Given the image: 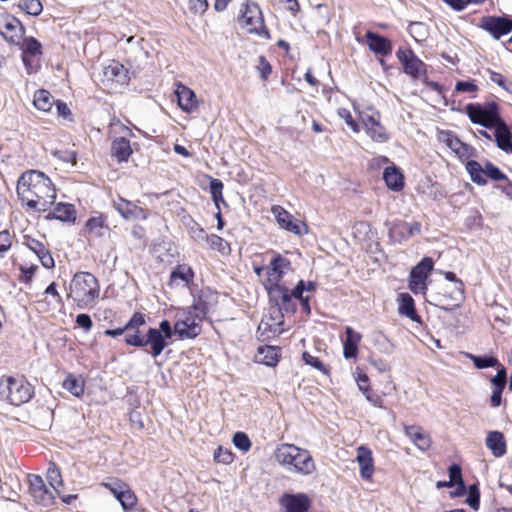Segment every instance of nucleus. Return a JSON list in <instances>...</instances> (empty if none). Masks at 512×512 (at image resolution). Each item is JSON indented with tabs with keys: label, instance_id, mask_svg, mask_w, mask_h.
Masks as SVG:
<instances>
[{
	"label": "nucleus",
	"instance_id": "nucleus-60",
	"mask_svg": "<svg viewBox=\"0 0 512 512\" xmlns=\"http://www.w3.org/2000/svg\"><path fill=\"white\" fill-rule=\"evenodd\" d=\"M305 291V282L303 280H300L296 287L290 292L289 294L292 298L299 299L300 301L303 300L305 297H303V292ZM291 302L294 304V302L291 300Z\"/></svg>",
	"mask_w": 512,
	"mask_h": 512
},
{
	"label": "nucleus",
	"instance_id": "nucleus-57",
	"mask_svg": "<svg viewBox=\"0 0 512 512\" xmlns=\"http://www.w3.org/2000/svg\"><path fill=\"white\" fill-rule=\"evenodd\" d=\"M41 252L42 253L37 254V257H38L39 261L41 262V264L45 268H48V269L54 267V259L51 256V254L49 253V251L45 248Z\"/></svg>",
	"mask_w": 512,
	"mask_h": 512
},
{
	"label": "nucleus",
	"instance_id": "nucleus-15",
	"mask_svg": "<svg viewBox=\"0 0 512 512\" xmlns=\"http://www.w3.org/2000/svg\"><path fill=\"white\" fill-rule=\"evenodd\" d=\"M433 269V261L429 257L423 258L410 272L409 289L414 294H425L427 290L426 279Z\"/></svg>",
	"mask_w": 512,
	"mask_h": 512
},
{
	"label": "nucleus",
	"instance_id": "nucleus-25",
	"mask_svg": "<svg viewBox=\"0 0 512 512\" xmlns=\"http://www.w3.org/2000/svg\"><path fill=\"white\" fill-rule=\"evenodd\" d=\"M176 96L180 108L186 112H192L197 108L195 93L188 87L180 84L176 89Z\"/></svg>",
	"mask_w": 512,
	"mask_h": 512
},
{
	"label": "nucleus",
	"instance_id": "nucleus-28",
	"mask_svg": "<svg viewBox=\"0 0 512 512\" xmlns=\"http://www.w3.org/2000/svg\"><path fill=\"white\" fill-rule=\"evenodd\" d=\"M405 433L411 441L422 451L427 450L431 441L427 433L419 426H405Z\"/></svg>",
	"mask_w": 512,
	"mask_h": 512
},
{
	"label": "nucleus",
	"instance_id": "nucleus-38",
	"mask_svg": "<svg viewBox=\"0 0 512 512\" xmlns=\"http://www.w3.org/2000/svg\"><path fill=\"white\" fill-rule=\"evenodd\" d=\"M466 357L473 361L477 369H485L489 367H500L501 363L493 356H476L471 353H465Z\"/></svg>",
	"mask_w": 512,
	"mask_h": 512
},
{
	"label": "nucleus",
	"instance_id": "nucleus-32",
	"mask_svg": "<svg viewBox=\"0 0 512 512\" xmlns=\"http://www.w3.org/2000/svg\"><path fill=\"white\" fill-rule=\"evenodd\" d=\"M279 357V349L275 346H260L256 355L257 362L267 366H275Z\"/></svg>",
	"mask_w": 512,
	"mask_h": 512
},
{
	"label": "nucleus",
	"instance_id": "nucleus-50",
	"mask_svg": "<svg viewBox=\"0 0 512 512\" xmlns=\"http://www.w3.org/2000/svg\"><path fill=\"white\" fill-rule=\"evenodd\" d=\"M125 342L128 345H132L135 347H143L145 346V336H140L138 330H132V331H125Z\"/></svg>",
	"mask_w": 512,
	"mask_h": 512
},
{
	"label": "nucleus",
	"instance_id": "nucleus-27",
	"mask_svg": "<svg viewBox=\"0 0 512 512\" xmlns=\"http://www.w3.org/2000/svg\"><path fill=\"white\" fill-rule=\"evenodd\" d=\"M485 443L495 457H501L506 453V442L503 434L499 431L489 432Z\"/></svg>",
	"mask_w": 512,
	"mask_h": 512
},
{
	"label": "nucleus",
	"instance_id": "nucleus-1",
	"mask_svg": "<svg viewBox=\"0 0 512 512\" xmlns=\"http://www.w3.org/2000/svg\"><path fill=\"white\" fill-rule=\"evenodd\" d=\"M17 193L22 203L37 212H46L56 199V189L44 173L30 170L18 180Z\"/></svg>",
	"mask_w": 512,
	"mask_h": 512
},
{
	"label": "nucleus",
	"instance_id": "nucleus-49",
	"mask_svg": "<svg viewBox=\"0 0 512 512\" xmlns=\"http://www.w3.org/2000/svg\"><path fill=\"white\" fill-rule=\"evenodd\" d=\"M491 384L494 388H505L507 384V372L505 367L501 364L497 367V374L491 378Z\"/></svg>",
	"mask_w": 512,
	"mask_h": 512
},
{
	"label": "nucleus",
	"instance_id": "nucleus-8",
	"mask_svg": "<svg viewBox=\"0 0 512 512\" xmlns=\"http://www.w3.org/2000/svg\"><path fill=\"white\" fill-rule=\"evenodd\" d=\"M466 483L467 482H436V488L438 490L442 488L450 489L449 496L452 499L465 496L464 503L472 510L478 511L481 497L479 482H472L469 485Z\"/></svg>",
	"mask_w": 512,
	"mask_h": 512
},
{
	"label": "nucleus",
	"instance_id": "nucleus-16",
	"mask_svg": "<svg viewBox=\"0 0 512 512\" xmlns=\"http://www.w3.org/2000/svg\"><path fill=\"white\" fill-rule=\"evenodd\" d=\"M29 485V492L33 496L34 500L43 505L50 506L55 502V496L49 487L60 495L61 488L64 487V482H27Z\"/></svg>",
	"mask_w": 512,
	"mask_h": 512
},
{
	"label": "nucleus",
	"instance_id": "nucleus-54",
	"mask_svg": "<svg viewBox=\"0 0 512 512\" xmlns=\"http://www.w3.org/2000/svg\"><path fill=\"white\" fill-rule=\"evenodd\" d=\"M145 324L144 315L141 313H135L129 322L125 325L127 331L137 330L140 326Z\"/></svg>",
	"mask_w": 512,
	"mask_h": 512
},
{
	"label": "nucleus",
	"instance_id": "nucleus-17",
	"mask_svg": "<svg viewBox=\"0 0 512 512\" xmlns=\"http://www.w3.org/2000/svg\"><path fill=\"white\" fill-rule=\"evenodd\" d=\"M103 85L113 88L114 85H125L129 81L128 70L118 61H111L103 67L101 73Z\"/></svg>",
	"mask_w": 512,
	"mask_h": 512
},
{
	"label": "nucleus",
	"instance_id": "nucleus-18",
	"mask_svg": "<svg viewBox=\"0 0 512 512\" xmlns=\"http://www.w3.org/2000/svg\"><path fill=\"white\" fill-rule=\"evenodd\" d=\"M397 57L403 65L404 72L415 79H420L426 74V65L409 49H400Z\"/></svg>",
	"mask_w": 512,
	"mask_h": 512
},
{
	"label": "nucleus",
	"instance_id": "nucleus-12",
	"mask_svg": "<svg viewBox=\"0 0 512 512\" xmlns=\"http://www.w3.org/2000/svg\"><path fill=\"white\" fill-rule=\"evenodd\" d=\"M360 120L367 136L374 142L385 143L390 139L386 128L381 124L380 114L372 109L360 113Z\"/></svg>",
	"mask_w": 512,
	"mask_h": 512
},
{
	"label": "nucleus",
	"instance_id": "nucleus-53",
	"mask_svg": "<svg viewBox=\"0 0 512 512\" xmlns=\"http://www.w3.org/2000/svg\"><path fill=\"white\" fill-rule=\"evenodd\" d=\"M455 90L457 92L474 94L478 87L474 81H458Z\"/></svg>",
	"mask_w": 512,
	"mask_h": 512
},
{
	"label": "nucleus",
	"instance_id": "nucleus-43",
	"mask_svg": "<svg viewBox=\"0 0 512 512\" xmlns=\"http://www.w3.org/2000/svg\"><path fill=\"white\" fill-rule=\"evenodd\" d=\"M19 6L23 11L32 16L39 15L43 10L40 0H22Z\"/></svg>",
	"mask_w": 512,
	"mask_h": 512
},
{
	"label": "nucleus",
	"instance_id": "nucleus-3",
	"mask_svg": "<svg viewBox=\"0 0 512 512\" xmlns=\"http://www.w3.org/2000/svg\"><path fill=\"white\" fill-rule=\"evenodd\" d=\"M292 270L288 259L280 254H274L267 266V280L265 287L268 290L270 298L279 306L278 310L285 312H294L295 304L291 302L289 289L279 284L284 275Z\"/></svg>",
	"mask_w": 512,
	"mask_h": 512
},
{
	"label": "nucleus",
	"instance_id": "nucleus-22",
	"mask_svg": "<svg viewBox=\"0 0 512 512\" xmlns=\"http://www.w3.org/2000/svg\"><path fill=\"white\" fill-rule=\"evenodd\" d=\"M362 339V335L353 328L347 326L345 328V336L342 339L343 357L345 359H355L358 355V346Z\"/></svg>",
	"mask_w": 512,
	"mask_h": 512
},
{
	"label": "nucleus",
	"instance_id": "nucleus-26",
	"mask_svg": "<svg viewBox=\"0 0 512 512\" xmlns=\"http://www.w3.org/2000/svg\"><path fill=\"white\" fill-rule=\"evenodd\" d=\"M193 277L194 273L189 265H178L176 269L171 272L170 285L178 286L182 284L183 286L187 287L189 283L193 280Z\"/></svg>",
	"mask_w": 512,
	"mask_h": 512
},
{
	"label": "nucleus",
	"instance_id": "nucleus-33",
	"mask_svg": "<svg viewBox=\"0 0 512 512\" xmlns=\"http://www.w3.org/2000/svg\"><path fill=\"white\" fill-rule=\"evenodd\" d=\"M398 302V311L401 315H404L413 321L420 322V317L417 315L414 307V300L408 293H401L399 295Z\"/></svg>",
	"mask_w": 512,
	"mask_h": 512
},
{
	"label": "nucleus",
	"instance_id": "nucleus-36",
	"mask_svg": "<svg viewBox=\"0 0 512 512\" xmlns=\"http://www.w3.org/2000/svg\"><path fill=\"white\" fill-rule=\"evenodd\" d=\"M445 278L453 283V289L451 290L449 297L459 303L464 299V284L458 279L453 272H445ZM456 306L458 304H455Z\"/></svg>",
	"mask_w": 512,
	"mask_h": 512
},
{
	"label": "nucleus",
	"instance_id": "nucleus-30",
	"mask_svg": "<svg viewBox=\"0 0 512 512\" xmlns=\"http://www.w3.org/2000/svg\"><path fill=\"white\" fill-rule=\"evenodd\" d=\"M111 153L119 162L127 161L132 154L130 141L124 136L116 138L112 143Z\"/></svg>",
	"mask_w": 512,
	"mask_h": 512
},
{
	"label": "nucleus",
	"instance_id": "nucleus-7",
	"mask_svg": "<svg viewBox=\"0 0 512 512\" xmlns=\"http://www.w3.org/2000/svg\"><path fill=\"white\" fill-rule=\"evenodd\" d=\"M33 395V387L22 377H6L0 382V396L10 404L20 406Z\"/></svg>",
	"mask_w": 512,
	"mask_h": 512
},
{
	"label": "nucleus",
	"instance_id": "nucleus-24",
	"mask_svg": "<svg viewBox=\"0 0 512 512\" xmlns=\"http://www.w3.org/2000/svg\"><path fill=\"white\" fill-rule=\"evenodd\" d=\"M383 179L386 186L392 191L399 192L404 188V175L401 169L394 164L385 168Z\"/></svg>",
	"mask_w": 512,
	"mask_h": 512
},
{
	"label": "nucleus",
	"instance_id": "nucleus-6",
	"mask_svg": "<svg viewBox=\"0 0 512 512\" xmlns=\"http://www.w3.org/2000/svg\"><path fill=\"white\" fill-rule=\"evenodd\" d=\"M204 317V306L200 303L188 309L178 311L172 328L173 334L178 335L181 340L197 337L201 333V322Z\"/></svg>",
	"mask_w": 512,
	"mask_h": 512
},
{
	"label": "nucleus",
	"instance_id": "nucleus-51",
	"mask_svg": "<svg viewBox=\"0 0 512 512\" xmlns=\"http://www.w3.org/2000/svg\"><path fill=\"white\" fill-rule=\"evenodd\" d=\"M214 459L223 464H228L233 461V453L228 448L219 447L214 453Z\"/></svg>",
	"mask_w": 512,
	"mask_h": 512
},
{
	"label": "nucleus",
	"instance_id": "nucleus-35",
	"mask_svg": "<svg viewBox=\"0 0 512 512\" xmlns=\"http://www.w3.org/2000/svg\"><path fill=\"white\" fill-rule=\"evenodd\" d=\"M33 103L38 110L48 112L55 104V100L47 90L41 89L35 92Z\"/></svg>",
	"mask_w": 512,
	"mask_h": 512
},
{
	"label": "nucleus",
	"instance_id": "nucleus-62",
	"mask_svg": "<svg viewBox=\"0 0 512 512\" xmlns=\"http://www.w3.org/2000/svg\"><path fill=\"white\" fill-rule=\"evenodd\" d=\"M224 185L221 180L210 178V193L211 196L223 193Z\"/></svg>",
	"mask_w": 512,
	"mask_h": 512
},
{
	"label": "nucleus",
	"instance_id": "nucleus-4",
	"mask_svg": "<svg viewBox=\"0 0 512 512\" xmlns=\"http://www.w3.org/2000/svg\"><path fill=\"white\" fill-rule=\"evenodd\" d=\"M273 455L278 464L303 476L312 474L316 468L310 452L294 444L283 443L278 445Z\"/></svg>",
	"mask_w": 512,
	"mask_h": 512
},
{
	"label": "nucleus",
	"instance_id": "nucleus-41",
	"mask_svg": "<svg viewBox=\"0 0 512 512\" xmlns=\"http://www.w3.org/2000/svg\"><path fill=\"white\" fill-rule=\"evenodd\" d=\"M22 54L39 56L41 55V44L34 38L24 39L21 44Z\"/></svg>",
	"mask_w": 512,
	"mask_h": 512
},
{
	"label": "nucleus",
	"instance_id": "nucleus-20",
	"mask_svg": "<svg viewBox=\"0 0 512 512\" xmlns=\"http://www.w3.org/2000/svg\"><path fill=\"white\" fill-rule=\"evenodd\" d=\"M0 34L7 42L19 45L24 35V28L17 18L7 15L0 19Z\"/></svg>",
	"mask_w": 512,
	"mask_h": 512
},
{
	"label": "nucleus",
	"instance_id": "nucleus-21",
	"mask_svg": "<svg viewBox=\"0 0 512 512\" xmlns=\"http://www.w3.org/2000/svg\"><path fill=\"white\" fill-rule=\"evenodd\" d=\"M113 207L124 219L127 220H145L148 217L147 212L143 208L137 206L133 202L128 201L122 197H118L116 200L113 201Z\"/></svg>",
	"mask_w": 512,
	"mask_h": 512
},
{
	"label": "nucleus",
	"instance_id": "nucleus-61",
	"mask_svg": "<svg viewBox=\"0 0 512 512\" xmlns=\"http://www.w3.org/2000/svg\"><path fill=\"white\" fill-rule=\"evenodd\" d=\"M76 323L85 331H89L92 327V320L88 314H79L76 317Z\"/></svg>",
	"mask_w": 512,
	"mask_h": 512
},
{
	"label": "nucleus",
	"instance_id": "nucleus-23",
	"mask_svg": "<svg viewBox=\"0 0 512 512\" xmlns=\"http://www.w3.org/2000/svg\"><path fill=\"white\" fill-rule=\"evenodd\" d=\"M356 461L358 463L362 478H371L374 472L372 451L366 446H359L357 448Z\"/></svg>",
	"mask_w": 512,
	"mask_h": 512
},
{
	"label": "nucleus",
	"instance_id": "nucleus-46",
	"mask_svg": "<svg viewBox=\"0 0 512 512\" xmlns=\"http://www.w3.org/2000/svg\"><path fill=\"white\" fill-rule=\"evenodd\" d=\"M103 486L107 488L111 494L116 498V500L120 503V499L126 489V482H102Z\"/></svg>",
	"mask_w": 512,
	"mask_h": 512
},
{
	"label": "nucleus",
	"instance_id": "nucleus-39",
	"mask_svg": "<svg viewBox=\"0 0 512 512\" xmlns=\"http://www.w3.org/2000/svg\"><path fill=\"white\" fill-rule=\"evenodd\" d=\"M120 505L124 512H140V510L136 507L137 496L128 485L126 486L122 498L120 499Z\"/></svg>",
	"mask_w": 512,
	"mask_h": 512
},
{
	"label": "nucleus",
	"instance_id": "nucleus-42",
	"mask_svg": "<svg viewBox=\"0 0 512 512\" xmlns=\"http://www.w3.org/2000/svg\"><path fill=\"white\" fill-rule=\"evenodd\" d=\"M409 33L417 42L424 41L428 36V29L421 22L411 23L409 25Z\"/></svg>",
	"mask_w": 512,
	"mask_h": 512
},
{
	"label": "nucleus",
	"instance_id": "nucleus-63",
	"mask_svg": "<svg viewBox=\"0 0 512 512\" xmlns=\"http://www.w3.org/2000/svg\"><path fill=\"white\" fill-rule=\"evenodd\" d=\"M503 390V388L492 387V394L490 397V404L492 407H498L501 405V395Z\"/></svg>",
	"mask_w": 512,
	"mask_h": 512
},
{
	"label": "nucleus",
	"instance_id": "nucleus-11",
	"mask_svg": "<svg viewBox=\"0 0 512 512\" xmlns=\"http://www.w3.org/2000/svg\"><path fill=\"white\" fill-rule=\"evenodd\" d=\"M465 167L471 180L478 185H485L487 178L494 181L507 179L506 175L491 162H486L485 166L482 167L479 162L470 160L466 162Z\"/></svg>",
	"mask_w": 512,
	"mask_h": 512
},
{
	"label": "nucleus",
	"instance_id": "nucleus-19",
	"mask_svg": "<svg viewBox=\"0 0 512 512\" xmlns=\"http://www.w3.org/2000/svg\"><path fill=\"white\" fill-rule=\"evenodd\" d=\"M109 231L107 217L98 212L90 216L84 226V233L88 241L104 238Z\"/></svg>",
	"mask_w": 512,
	"mask_h": 512
},
{
	"label": "nucleus",
	"instance_id": "nucleus-44",
	"mask_svg": "<svg viewBox=\"0 0 512 512\" xmlns=\"http://www.w3.org/2000/svg\"><path fill=\"white\" fill-rule=\"evenodd\" d=\"M205 241L207 242L210 248L217 250L221 253H225L229 248L228 243L223 238L214 234L208 235Z\"/></svg>",
	"mask_w": 512,
	"mask_h": 512
},
{
	"label": "nucleus",
	"instance_id": "nucleus-48",
	"mask_svg": "<svg viewBox=\"0 0 512 512\" xmlns=\"http://www.w3.org/2000/svg\"><path fill=\"white\" fill-rule=\"evenodd\" d=\"M338 116L345 121L347 126L355 133H358L360 131L359 124L354 120L352 117V114L349 110L345 108H339L337 110Z\"/></svg>",
	"mask_w": 512,
	"mask_h": 512
},
{
	"label": "nucleus",
	"instance_id": "nucleus-56",
	"mask_svg": "<svg viewBox=\"0 0 512 512\" xmlns=\"http://www.w3.org/2000/svg\"><path fill=\"white\" fill-rule=\"evenodd\" d=\"M208 7L207 0H189V9L194 14H202Z\"/></svg>",
	"mask_w": 512,
	"mask_h": 512
},
{
	"label": "nucleus",
	"instance_id": "nucleus-5",
	"mask_svg": "<svg viewBox=\"0 0 512 512\" xmlns=\"http://www.w3.org/2000/svg\"><path fill=\"white\" fill-rule=\"evenodd\" d=\"M99 293L100 287L97 278L89 272H78L70 282L68 296L80 308H85L96 301Z\"/></svg>",
	"mask_w": 512,
	"mask_h": 512
},
{
	"label": "nucleus",
	"instance_id": "nucleus-31",
	"mask_svg": "<svg viewBox=\"0 0 512 512\" xmlns=\"http://www.w3.org/2000/svg\"><path fill=\"white\" fill-rule=\"evenodd\" d=\"M366 38L369 48L375 53L387 55L391 52V44L386 38L372 32H368Z\"/></svg>",
	"mask_w": 512,
	"mask_h": 512
},
{
	"label": "nucleus",
	"instance_id": "nucleus-34",
	"mask_svg": "<svg viewBox=\"0 0 512 512\" xmlns=\"http://www.w3.org/2000/svg\"><path fill=\"white\" fill-rule=\"evenodd\" d=\"M63 388L75 397H81L84 393L85 382L81 376L69 374L63 382Z\"/></svg>",
	"mask_w": 512,
	"mask_h": 512
},
{
	"label": "nucleus",
	"instance_id": "nucleus-37",
	"mask_svg": "<svg viewBox=\"0 0 512 512\" xmlns=\"http://www.w3.org/2000/svg\"><path fill=\"white\" fill-rule=\"evenodd\" d=\"M42 296H51V301L47 302L44 298L37 301L40 305V309L48 310L50 305H59L62 301L60 294L56 289V284L51 283L44 291Z\"/></svg>",
	"mask_w": 512,
	"mask_h": 512
},
{
	"label": "nucleus",
	"instance_id": "nucleus-45",
	"mask_svg": "<svg viewBox=\"0 0 512 512\" xmlns=\"http://www.w3.org/2000/svg\"><path fill=\"white\" fill-rule=\"evenodd\" d=\"M302 359L305 362V364L312 366L313 368L319 370L323 374L329 373L327 367L321 362V360L318 357H315L308 352H304L302 354Z\"/></svg>",
	"mask_w": 512,
	"mask_h": 512
},
{
	"label": "nucleus",
	"instance_id": "nucleus-10",
	"mask_svg": "<svg viewBox=\"0 0 512 512\" xmlns=\"http://www.w3.org/2000/svg\"><path fill=\"white\" fill-rule=\"evenodd\" d=\"M173 336L172 325L168 320H162L158 328H150L147 331L144 342L149 346L148 351L152 357H158L168 346V340Z\"/></svg>",
	"mask_w": 512,
	"mask_h": 512
},
{
	"label": "nucleus",
	"instance_id": "nucleus-47",
	"mask_svg": "<svg viewBox=\"0 0 512 512\" xmlns=\"http://www.w3.org/2000/svg\"><path fill=\"white\" fill-rule=\"evenodd\" d=\"M233 444L242 452H247L251 448V441L244 432H237L234 434Z\"/></svg>",
	"mask_w": 512,
	"mask_h": 512
},
{
	"label": "nucleus",
	"instance_id": "nucleus-2",
	"mask_svg": "<svg viewBox=\"0 0 512 512\" xmlns=\"http://www.w3.org/2000/svg\"><path fill=\"white\" fill-rule=\"evenodd\" d=\"M466 112L471 122L486 128L493 127L497 147L508 154L512 153V133L502 120L496 103L468 104Z\"/></svg>",
	"mask_w": 512,
	"mask_h": 512
},
{
	"label": "nucleus",
	"instance_id": "nucleus-52",
	"mask_svg": "<svg viewBox=\"0 0 512 512\" xmlns=\"http://www.w3.org/2000/svg\"><path fill=\"white\" fill-rule=\"evenodd\" d=\"M23 244L25 246H27L36 255L38 253H42L41 251L45 249V246L43 243H41L40 241H38L28 235H25L23 237Z\"/></svg>",
	"mask_w": 512,
	"mask_h": 512
},
{
	"label": "nucleus",
	"instance_id": "nucleus-40",
	"mask_svg": "<svg viewBox=\"0 0 512 512\" xmlns=\"http://www.w3.org/2000/svg\"><path fill=\"white\" fill-rule=\"evenodd\" d=\"M399 229H406L407 236H414L420 234L421 224L419 222L406 223L403 221L395 222L391 227V234L396 236Z\"/></svg>",
	"mask_w": 512,
	"mask_h": 512
},
{
	"label": "nucleus",
	"instance_id": "nucleus-59",
	"mask_svg": "<svg viewBox=\"0 0 512 512\" xmlns=\"http://www.w3.org/2000/svg\"><path fill=\"white\" fill-rule=\"evenodd\" d=\"M355 380L358 385V388L363 393H366L369 390V386H368L369 378L365 373L356 372Z\"/></svg>",
	"mask_w": 512,
	"mask_h": 512
},
{
	"label": "nucleus",
	"instance_id": "nucleus-9",
	"mask_svg": "<svg viewBox=\"0 0 512 512\" xmlns=\"http://www.w3.org/2000/svg\"><path fill=\"white\" fill-rule=\"evenodd\" d=\"M238 22L248 33L257 34L266 39L270 38L269 32L264 25L262 12L257 3L250 1L244 3L240 9Z\"/></svg>",
	"mask_w": 512,
	"mask_h": 512
},
{
	"label": "nucleus",
	"instance_id": "nucleus-64",
	"mask_svg": "<svg viewBox=\"0 0 512 512\" xmlns=\"http://www.w3.org/2000/svg\"><path fill=\"white\" fill-rule=\"evenodd\" d=\"M190 233H191L192 238L195 239L196 241L205 240L208 236L206 234V232L204 231V229L201 228L197 224L195 226L191 227Z\"/></svg>",
	"mask_w": 512,
	"mask_h": 512
},
{
	"label": "nucleus",
	"instance_id": "nucleus-14",
	"mask_svg": "<svg viewBox=\"0 0 512 512\" xmlns=\"http://www.w3.org/2000/svg\"><path fill=\"white\" fill-rule=\"evenodd\" d=\"M271 213L281 229L291 232L295 235L302 236L308 233L307 225L296 219L290 212L282 206L274 205L271 207Z\"/></svg>",
	"mask_w": 512,
	"mask_h": 512
},
{
	"label": "nucleus",
	"instance_id": "nucleus-29",
	"mask_svg": "<svg viewBox=\"0 0 512 512\" xmlns=\"http://www.w3.org/2000/svg\"><path fill=\"white\" fill-rule=\"evenodd\" d=\"M47 218L74 222L76 220V210L72 204L60 202L56 205L55 209L47 215Z\"/></svg>",
	"mask_w": 512,
	"mask_h": 512
},
{
	"label": "nucleus",
	"instance_id": "nucleus-55",
	"mask_svg": "<svg viewBox=\"0 0 512 512\" xmlns=\"http://www.w3.org/2000/svg\"><path fill=\"white\" fill-rule=\"evenodd\" d=\"M12 244V236L8 231L0 232V256L9 250Z\"/></svg>",
	"mask_w": 512,
	"mask_h": 512
},
{
	"label": "nucleus",
	"instance_id": "nucleus-58",
	"mask_svg": "<svg viewBox=\"0 0 512 512\" xmlns=\"http://www.w3.org/2000/svg\"><path fill=\"white\" fill-rule=\"evenodd\" d=\"M36 56L22 54V61L26 67L27 73L32 74L38 68V63L35 61Z\"/></svg>",
	"mask_w": 512,
	"mask_h": 512
},
{
	"label": "nucleus",
	"instance_id": "nucleus-13",
	"mask_svg": "<svg viewBox=\"0 0 512 512\" xmlns=\"http://www.w3.org/2000/svg\"><path fill=\"white\" fill-rule=\"evenodd\" d=\"M437 139L440 143L448 147L463 162L470 161L469 159L475 156V149L462 142L452 131H438Z\"/></svg>",
	"mask_w": 512,
	"mask_h": 512
}]
</instances>
